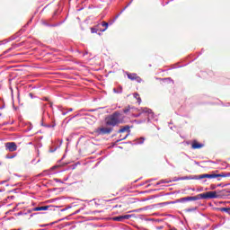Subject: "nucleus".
<instances>
[{"label": "nucleus", "mask_w": 230, "mask_h": 230, "mask_svg": "<svg viewBox=\"0 0 230 230\" xmlns=\"http://www.w3.org/2000/svg\"><path fill=\"white\" fill-rule=\"evenodd\" d=\"M49 224L40 225V227H48Z\"/></svg>", "instance_id": "nucleus-49"}, {"label": "nucleus", "mask_w": 230, "mask_h": 230, "mask_svg": "<svg viewBox=\"0 0 230 230\" xmlns=\"http://www.w3.org/2000/svg\"><path fill=\"white\" fill-rule=\"evenodd\" d=\"M152 181H155V179H149L146 181V183L152 182Z\"/></svg>", "instance_id": "nucleus-51"}, {"label": "nucleus", "mask_w": 230, "mask_h": 230, "mask_svg": "<svg viewBox=\"0 0 230 230\" xmlns=\"http://www.w3.org/2000/svg\"><path fill=\"white\" fill-rule=\"evenodd\" d=\"M133 116H134V118H139L140 116H145V112H143V108L141 109L140 113L135 114Z\"/></svg>", "instance_id": "nucleus-31"}, {"label": "nucleus", "mask_w": 230, "mask_h": 230, "mask_svg": "<svg viewBox=\"0 0 230 230\" xmlns=\"http://www.w3.org/2000/svg\"><path fill=\"white\" fill-rule=\"evenodd\" d=\"M127 76L129 80H132V81L136 80V82H137V84H141L143 82V79H141L139 77V75H137V74H136V73H128V72Z\"/></svg>", "instance_id": "nucleus-7"}, {"label": "nucleus", "mask_w": 230, "mask_h": 230, "mask_svg": "<svg viewBox=\"0 0 230 230\" xmlns=\"http://www.w3.org/2000/svg\"><path fill=\"white\" fill-rule=\"evenodd\" d=\"M64 181H69V176H66L64 178Z\"/></svg>", "instance_id": "nucleus-56"}, {"label": "nucleus", "mask_w": 230, "mask_h": 230, "mask_svg": "<svg viewBox=\"0 0 230 230\" xmlns=\"http://www.w3.org/2000/svg\"><path fill=\"white\" fill-rule=\"evenodd\" d=\"M112 132V128H97V133L99 136H105V134H111Z\"/></svg>", "instance_id": "nucleus-8"}, {"label": "nucleus", "mask_w": 230, "mask_h": 230, "mask_svg": "<svg viewBox=\"0 0 230 230\" xmlns=\"http://www.w3.org/2000/svg\"><path fill=\"white\" fill-rule=\"evenodd\" d=\"M152 191H159V189L148 190L144 191V193H152Z\"/></svg>", "instance_id": "nucleus-37"}, {"label": "nucleus", "mask_w": 230, "mask_h": 230, "mask_svg": "<svg viewBox=\"0 0 230 230\" xmlns=\"http://www.w3.org/2000/svg\"><path fill=\"white\" fill-rule=\"evenodd\" d=\"M55 182H60L61 184H64V181H62V180L56 178L54 179Z\"/></svg>", "instance_id": "nucleus-42"}, {"label": "nucleus", "mask_w": 230, "mask_h": 230, "mask_svg": "<svg viewBox=\"0 0 230 230\" xmlns=\"http://www.w3.org/2000/svg\"><path fill=\"white\" fill-rule=\"evenodd\" d=\"M218 171H214L211 173H204L198 175L199 181H201V179H217V173Z\"/></svg>", "instance_id": "nucleus-6"}, {"label": "nucleus", "mask_w": 230, "mask_h": 230, "mask_svg": "<svg viewBox=\"0 0 230 230\" xmlns=\"http://www.w3.org/2000/svg\"><path fill=\"white\" fill-rule=\"evenodd\" d=\"M5 148L9 150V152H15V150H17V144H15V142H7L5 143Z\"/></svg>", "instance_id": "nucleus-10"}, {"label": "nucleus", "mask_w": 230, "mask_h": 230, "mask_svg": "<svg viewBox=\"0 0 230 230\" xmlns=\"http://www.w3.org/2000/svg\"><path fill=\"white\" fill-rule=\"evenodd\" d=\"M145 121H146V119L135 120V122L137 123L138 125L141 123H145Z\"/></svg>", "instance_id": "nucleus-36"}, {"label": "nucleus", "mask_w": 230, "mask_h": 230, "mask_svg": "<svg viewBox=\"0 0 230 230\" xmlns=\"http://www.w3.org/2000/svg\"><path fill=\"white\" fill-rule=\"evenodd\" d=\"M101 26H104L105 28L101 30V32L103 33V31H107V28H109V22H102Z\"/></svg>", "instance_id": "nucleus-23"}, {"label": "nucleus", "mask_w": 230, "mask_h": 230, "mask_svg": "<svg viewBox=\"0 0 230 230\" xmlns=\"http://www.w3.org/2000/svg\"><path fill=\"white\" fill-rule=\"evenodd\" d=\"M162 183H161V181H157L156 182V184L155 185V186H159V185H161Z\"/></svg>", "instance_id": "nucleus-55"}, {"label": "nucleus", "mask_w": 230, "mask_h": 230, "mask_svg": "<svg viewBox=\"0 0 230 230\" xmlns=\"http://www.w3.org/2000/svg\"><path fill=\"white\" fill-rule=\"evenodd\" d=\"M181 181H199V175L184 176L181 178Z\"/></svg>", "instance_id": "nucleus-15"}, {"label": "nucleus", "mask_w": 230, "mask_h": 230, "mask_svg": "<svg viewBox=\"0 0 230 230\" xmlns=\"http://www.w3.org/2000/svg\"><path fill=\"white\" fill-rule=\"evenodd\" d=\"M66 112H73V108H69L68 111H66Z\"/></svg>", "instance_id": "nucleus-57"}, {"label": "nucleus", "mask_w": 230, "mask_h": 230, "mask_svg": "<svg viewBox=\"0 0 230 230\" xmlns=\"http://www.w3.org/2000/svg\"><path fill=\"white\" fill-rule=\"evenodd\" d=\"M132 1H134V0H131V1L120 11L119 13H118V14L115 16V18H114L113 21H116V19H118V17H119V15H120L121 13H123L127 10V8H128V5H129V4H132Z\"/></svg>", "instance_id": "nucleus-17"}, {"label": "nucleus", "mask_w": 230, "mask_h": 230, "mask_svg": "<svg viewBox=\"0 0 230 230\" xmlns=\"http://www.w3.org/2000/svg\"><path fill=\"white\" fill-rule=\"evenodd\" d=\"M127 137H128V134H127L124 137H121V135H120V136H119V138L117 139V140L113 143L112 146H116V145H118V143H119V141H125V139H127Z\"/></svg>", "instance_id": "nucleus-19"}, {"label": "nucleus", "mask_w": 230, "mask_h": 230, "mask_svg": "<svg viewBox=\"0 0 230 230\" xmlns=\"http://www.w3.org/2000/svg\"><path fill=\"white\" fill-rule=\"evenodd\" d=\"M128 143H130L131 145H143V143H145V137H141Z\"/></svg>", "instance_id": "nucleus-13"}, {"label": "nucleus", "mask_w": 230, "mask_h": 230, "mask_svg": "<svg viewBox=\"0 0 230 230\" xmlns=\"http://www.w3.org/2000/svg\"><path fill=\"white\" fill-rule=\"evenodd\" d=\"M67 21V17H66L63 21L56 23H49V22L43 20L42 25L47 26L48 28H56L57 26H61V24H64Z\"/></svg>", "instance_id": "nucleus-5"}, {"label": "nucleus", "mask_w": 230, "mask_h": 230, "mask_svg": "<svg viewBox=\"0 0 230 230\" xmlns=\"http://www.w3.org/2000/svg\"><path fill=\"white\" fill-rule=\"evenodd\" d=\"M113 200H116V199H108V200H106V202H112Z\"/></svg>", "instance_id": "nucleus-58"}, {"label": "nucleus", "mask_w": 230, "mask_h": 230, "mask_svg": "<svg viewBox=\"0 0 230 230\" xmlns=\"http://www.w3.org/2000/svg\"><path fill=\"white\" fill-rule=\"evenodd\" d=\"M229 172H221V173H216V178L218 177H229Z\"/></svg>", "instance_id": "nucleus-24"}, {"label": "nucleus", "mask_w": 230, "mask_h": 230, "mask_svg": "<svg viewBox=\"0 0 230 230\" xmlns=\"http://www.w3.org/2000/svg\"><path fill=\"white\" fill-rule=\"evenodd\" d=\"M217 186V188H226L225 183H218Z\"/></svg>", "instance_id": "nucleus-44"}, {"label": "nucleus", "mask_w": 230, "mask_h": 230, "mask_svg": "<svg viewBox=\"0 0 230 230\" xmlns=\"http://www.w3.org/2000/svg\"><path fill=\"white\" fill-rule=\"evenodd\" d=\"M177 202H187L186 197L177 199Z\"/></svg>", "instance_id": "nucleus-38"}, {"label": "nucleus", "mask_w": 230, "mask_h": 230, "mask_svg": "<svg viewBox=\"0 0 230 230\" xmlns=\"http://www.w3.org/2000/svg\"><path fill=\"white\" fill-rule=\"evenodd\" d=\"M124 114H128V112H130V106H128L127 108L123 109Z\"/></svg>", "instance_id": "nucleus-35"}, {"label": "nucleus", "mask_w": 230, "mask_h": 230, "mask_svg": "<svg viewBox=\"0 0 230 230\" xmlns=\"http://www.w3.org/2000/svg\"><path fill=\"white\" fill-rule=\"evenodd\" d=\"M91 33H98L99 35H102V32H98L99 31L95 29V27H91Z\"/></svg>", "instance_id": "nucleus-29"}, {"label": "nucleus", "mask_w": 230, "mask_h": 230, "mask_svg": "<svg viewBox=\"0 0 230 230\" xmlns=\"http://www.w3.org/2000/svg\"><path fill=\"white\" fill-rule=\"evenodd\" d=\"M48 209H49V206L36 207L31 209H28L25 215H28V213H31L32 211H48Z\"/></svg>", "instance_id": "nucleus-9"}, {"label": "nucleus", "mask_w": 230, "mask_h": 230, "mask_svg": "<svg viewBox=\"0 0 230 230\" xmlns=\"http://www.w3.org/2000/svg\"><path fill=\"white\" fill-rule=\"evenodd\" d=\"M22 31H24V29L20 30L19 32L11 36L8 40H4V42H11V40H15V39H17V37H19Z\"/></svg>", "instance_id": "nucleus-12"}, {"label": "nucleus", "mask_w": 230, "mask_h": 230, "mask_svg": "<svg viewBox=\"0 0 230 230\" xmlns=\"http://www.w3.org/2000/svg\"><path fill=\"white\" fill-rule=\"evenodd\" d=\"M78 213H80V209L76 210V211L74 212L72 215H78Z\"/></svg>", "instance_id": "nucleus-52"}, {"label": "nucleus", "mask_w": 230, "mask_h": 230, "mask_svg": "<svg viewBox=\"0 0 230 230\" xmlns=\"http://www.w3.org/2000/svg\"><path fill=\"white\" fill-rule=\"evenodd\" d=\"M76 168V164L72 165V170H75Z\"/></svg>", "instance_id": "nucleus-61"}, {"label": "nucleus", "mask_w": 230, "mask_h": 230, "mask_svg": "<svg viewBox=\"0 0 230 230\" xmlns=\"http://www.w3.org/2000/svg\"><path fill=\"white\" fill-rule=\"evenodd\" d=\"M21 215H22V211H20V212L17 213L18 217H21Z\"/></svg>", "instance_id": "nucleus-59"}, {"label": "nucleus", "mask_w": 230, "mask_h": 230, "mask_svg": "<svg viewBox=\"0 0 230 230\" xmlns=\"http://www.w3.org/2000/svg\"><path fill=\"white\" fill-rule=\"evenodd\" d=\"M194 164H197V166H200V163L194 161Z\"/></svg>", "instance_id": "nucleus-54"}, {"label": "nucleus", "mask_w": 230, "mask_h": 230, "mask_svg": "<svg viewBox=\"0 0 230 230\" xmlns=\"http://www.w3.org/2000/svg\"><path fill=\"white\" fill-rule=\"evenodd\" d=\"M218 190L217 191H207L201 194H198L194 196L195 200H208L209 199H220V195L217 194Z\"/></svg>", "instance_id": "nucleus-2"}, {"label": "nucleus", "mask_w": 230, "mask_h": 230, "mask_svg": "<svg viewBox=\"0 0 230 230\" xmlns=\"http://www.w3.org/2000/svg\"><path fill=\"white\" fill-rule=\"evenodd\" d=\"M67 209H71V206L62 208L61 211H67Z\"/></svg>", "instance_id": "nucleus-46"}, {"label": "nucleus", "mask_w": 230, "mask_h": 230, "mask_svg": "<svg viewBox=\"0 0 230 230\" xmlns=\"http://www.w3.org/2000/svg\"><path fill=\"white\" fill-rule=\"evenodd\" d=\"M217 188H218V186H217V184L210 185V190H217Z\"/></svg>", "instance_id": "nucleus-40"}, {"label": "nucleus", "mask_w": 230, "mask_h": 230, "mask_svg": "<svg viewBox=\"0 0 230 230\" xmlns=\"http://www.w3.org/2000/svg\"><path fill=\"white\" fill-rule=\"evenodd\" d=\"M203 146H204V144L199 143L197 140H194V141H192V143H191V148H192L193 150H199V149H200V148H203Z\"/></svg>", "instance_id": "nucleus-11"}, {"label": "nucleus", "mask_w": 230, "mask_h": 230, "mask_svg": "<svg viewBox=\"0 0 230 230\" xmlns=\"http://www.w3.org/2000/svg\"><path fill=\"white\" fill-rule=\"evenodd\" d=\"M123 123V117H121V111H116L112 114L106 118V125L108 127H117Z\"/></svg>", "instance_id": "nucleus-1"}, {"label": "nucleus", "mask_w": 230, "mask_h": 230, "mask_svg": "<svg viewBox=\"0 0 230 230\" xmlns=\"http://www.w3.org/2000/svg\"><path fill=\"white\" fill-rule=\"evenodd\" d=\"M79 112H96V109H90V110L83 109Z\"/></svg>", "instance_id": "nucleus-28"}, {"label": "nucleus", "mask_w": 230, "mask_h": 230, "mask_svg": "<svg viewBox=\"0 0 230 230\" xmlns=\"http://www.w3.org/2000/svg\"><path fill=\"white\" fill-rule=\"evenodd\" d=\"M217 193H220L219 195H224V193H230L229 189H223L221 190H217Z\"/></svg>", "instance_id": "nucleus-26"}, {"label": "nucleus", "mask_w": 230, "mask_h": 230, "mask_svg": "<svg viewBox=\"0 0 230 230\" xmlns=\"http://www.w3.org/2000/svg\"><path fill=\"white\" fill-rule=\"evenodd\" d=\"M172 182H177V181H182L181 178H174L173 180H171Z\"/></svg>", "instance_id": "nucleus-45"}, {"label": "nucleus", "mask_w": 230, "mask_h": 230, "mask_svg": "<svg viewBox=\"0 0 230 230\" xmlns=\"http://www.w3.org/2000/svg\"><path fill=\"white\" fill-rule=\"evenodd\" d=\"M168 227H169V230H177V228L172 227V226H168Z\"/></svg>", "instance_id": "nucleus-50"}, {"label": "nucleus", "mask_w": 230, "mask_h": 230, "mask_svg": "<svg viewBox=\"0 0 230 230\" xmlns=\"http://www.w3.org/2000/svg\"><path fill=\"white\" fill-rule=\"evenodd\" d=\"M74 118H76V115L71 117V118L68 119V121H71V119H74Z\"/></svg>", "instance_id": "nucleus-60"}, {"label": "nucleus", "mask_w": 230, "mask_h": 230, "mask_svg": "<svg viewBox=\"0 0 230 230\" xmlns=\"http://www.w3.org/2000/svg\"><path fill=\"white\" fill-rule=\"evenodd\" d=\"M157 197H159V195H153V196H151L150 199H157Z\"/></svg>", "instance_id": "nucleus-53"}, {"label": "nucleus", "mask_w": 230, "mask_h": 230, "mask_svg": "<svg viewBox=\"0 0 230 230\" xmlns=\"http://www.w3.org/2000/svg\"><path fill=\"white\" fill-rule=\"evenodd\" d=\"M64 10V6H62V4H58V8L54 11L52 17L49 19V21H58L60 17V13H62Z\"/></svg>", "instance_id": "nucleus-4"}, {"label": "nucleus", "mask_w": 230, "mask_h": 230, "mask_svg": "<svg viewBox=\"0 0 230 230\" xmlns=\"http://www.w3.org/2000/svg\"><path fill=\"white\" fill-rule=\"evenodd\" d=\"M188 190H190L191 191H195V188H189Z\"/></svg>", "instance_id": "nucleus-63"}, {"label": "nucleus", "mask_w": 230, "mask_h": 230, "mask_svg": "<svg viewBox=\"0 0 230 230\" xmlns=\"http://www.w3.org/2000/svg\"><path fill=\"white\" fill-rule=\"evenodd\" d=\"M29 96H30V98H31V100H33V98H35V95L31 93H29Z\"/></svg>", "instance_id": "nucleus-47"}, {"label": "nucleus", "mask_w": 230, "mask_h": 230, "mask_svg": "<svg viewBox=\"0 0 230 230\" xmlns=\"http://www.w3.org/2000/svg\"><path fill=\"white\" fill-rule=\"evenodd\" d=\"M101 26H102L101 24H97L93 26V28L97 29L98 31H102L101 30H103V29H102Z\"/></svg>", "instance_id": "nucleus-39"}, {"label": "nucleus", "mask_w": 230, "mask_h": 230, "mask_svg": "<svg viewBox=\"0 0 230 230\" xmlns=\"http://www.w3.org/2000/svg\"><path fill=\"white\" fill-rule=\"evenodd\" d=\"M41 126L45 127L46 128H55V127H57V124L55 122H53L52 124H46L44 123V119H42Z\"/></svg>", "instance_id": "nucleus-16"}, {"label": "nucleus", "mask_w": 230, "mask_h": 230, "mask_svg": "<svg viewBox=\"0 0 230 230\" xmlns=\"http://www.w3.org/2000/svg\"><path fill=\"white\" fill-rule=\"evenodd\" d=\"M13 157H15V155H6L7 159H13Z\"/></svg>", "instance_id": "nucleus-48"}, {"label": "nucleus", "mask_w": 230, "mask_h": 230, "mask_svg": "<svg viewBox=\"0 0 230 230\" xmlns=\"http://www.w3.org/2000/svg\"><path fill=\"white\" fill-rule=\"evenodd\" d=\"M197 209H199V208L194 207V208H186L185 211H186V213H193V211H197Z\"/></svg>", "instance_id": "nucleus-25"}, {"label": "nucleus", "mask_w": 230, "mask_h": 230, "mask_svg": "<svg viewBox=\"0 0 230 230\" xmlns=\"http://www.w3.org/2000/svg\"><path fill=\"white\" fill-rule=\"evenodd\" d=\"M31 164H35V159H32V160H31Z\"/></svg>", "instance_id": "nucleus-64"}, {"label": "nucleus", "mask_w": 230, "mask_h": 230, "mask_svg": "<svg viewBox=\"0 0 230 230\" xmlns=\"http://www.w3.org/2000/svg\"><path fill=\"white\" fill-rule=\"evenodd\" d=\"M2 109H4V104H3L2 106H0V111H2Z\"/></svg>", "instance_id": "nucleus-62"}, {"label": "nucleus", "mask_w": 230, "mask_h": 230, "mask_svg": "<svg viewBox=\"0 0 230 230\" xmlns=\"http://www.w3.org/2000/svg\"><path fill=\"white\" fill-rule=\"evenodd\" d=\"M21 44H15L13 43L12 48H9L7 50H5L4 53H10V51H12V49H15V48H20Z\"/></svg>", "instance_id": "nucleus-22"}, {"label": "nucleus", "mask_w": 230, "mask_h": 230, "mask_svg": "<svg viewBox=\"0 0 230 230\" xmlns=\"http://www.w3.org/2000/svg\"><path fill=\"white\" fill-rule=\"evenodd\" d=\"M164 80H168L171 84H173V79H172V77L164 78Z\"/></svg>", "instance_id": "nucleus-43"}, {"label": "nucleus", "mask_w": 230, "mask_h": 230, "mask_svg": "<svg viewBox=\"0 0 230 230\" xmlns=\"http://www.w3.org/2000/svg\"><path fill=\"white\" fill-rule=\"evenodd\" d=\"M122 218L123 220H129V218H132V215H128V214L122 215Z\"/></svg>", "instance_id": "nucleus-30"}, {"label": "nucleus", "mask_w": 230, "mask_h": 230, "mask_svg": "<svg viewBox=\"0 0 230 230\" xmlns=\"http://www.w3.org/2000/svg\"><path fill=\"white\" fill-rule=\"evenodd\" d=\"M219 210L223 211L224 213H227L230 215V208H221Z\"/></svg>", "instance_id": "nucleus-27"}, {"label": "nucleus", "mask_w": 230, "mask_h": 230, "mask_svg": "<svg viewBox=\"0 0 230 230\" xmlns=\"http://www.w3.org/2000/svg\"><path fill=\"white\" fill-rule=\"evenodd\" d=\"M112 220L114 222H123V215L113 217Z\"/></svg>", "instance_id": "nucleus-21"}, {"label": "nucleus", "mask_w": 230, "mask_h": 230, "mask_svg": "<svg viewBox=\"0 0 230 230\" xmlns=\"http://www.w3.org/2000/svg\"><path fill=\"white\" fill-rule=\"evenodd\" d=\"M160 182L161 184H170V182H172V180H161Z\"/></svg>", "instance_id": "nucleus-33"}, {"label": "nucleus", "mask_w": 230, "mask_h": 230, "mask_svg": "<svg viewBox=\"0 0 230 230\" xmlns=\"http://www.w3.org/2000/svg\"><path fill=\"white\" fill-rule=\"evenodd\" d=\"M123 132H128V136H130V126L126 125L118 131L119 134H123Z\"/></svg>", "instance_id": "nucleus-14"}, {"label": "nucleus", "mask_w": 230, "mask_h": 230, "mask_svg": "<svg viewBox=\"0 0 230 230\" xmlns=\"http://www.w3.org/2000/svg\"><path fill=\"white\" fill-rule=\"evenodd\" d=\"M134 98H136L137 100L138 103H141V97H139L138 93H135Z\"/></svg>", "instance_id": "nucleus-34"}, {"label": "nucleus", "mask_w": 230, "mask_h": 230, "mask_svg": "<svg viewBox=\"0 0 230 230\" xmlns=\"http://www.w3.org/2000/svg\"><path fill=\"white\" fill-rule=\"evenodd\" d=\"M60 146H62V140H59V145H58L57 146L50 147L49 152L53 154V152H57V149L60 148Z\"/></svg>", "instance_id": "nucleus-20"}, {"label": "nucleus", "mask_w": 230, "mask_h": 230, "mask_svg": "<svg viewBox=\"0 0 230 230\" xmlns=\"http://www.w3.org/2000/svg\"><path fill=\"white\" fill-rule=\"evenodd\" d=\"M187 202H191V200H195V196H188L186 197Z\"/></svg>", "instance_id": "nucleus-32"}, {"label": "nucleus", "mask_w": 230, "mask_h": 230, "mask_svg": "<svg viewBox=\"0 0 230 230\" xmlns=\"http://www.w3.org/2000/svg\"><path fill=\"white\" fill-rule=\"evenodd\" d=\"M113 93H115V94H121V93H123V87L119 85L118 87L113 88Z\"/></svg>", "instance_id": "nucleus-18"}, {"label": "nucleus", "mask_w": 230, "mask_h": 230, "mask_svg": "<svg viewBox=\"0 0 230 230\" xmlns=\"http://www.w3.org/2000/svg\"><path fill=\"white\" fill-rule=\"evenodd\" d=\"M143 112L145 118H147V122L150 123L152 119L155 121H157V119H155V114L151 109L148 108H143Z\"/></svg>", "instance_id": "nucleus-3"}, {"label": "nucleus", "mask_w": 230, "mask_h": 230, "mask_svg": "<svg viewBox=\"0 0 230 230\" xmlns=\"http://www.w3.org/2000/svg\"><path fill=\"white\" fill-rule=\"evenodd\" d=\"M59 111H61L63 116H66V114L69 112V111H64V108L59 109Z\"/></svg>", "instance_id": "nucleus-41"}]
</instances>
